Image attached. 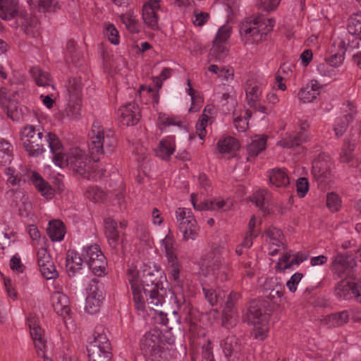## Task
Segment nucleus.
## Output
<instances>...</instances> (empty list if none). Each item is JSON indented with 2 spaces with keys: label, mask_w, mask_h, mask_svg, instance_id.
I'll return each instance as SVG.
<instances>
[{
  "label": "nucleus",
  "mask_w": 361,
  "mask_h": 361,
  "mask_svg": "<svg viewBox=\"0 0 361 361\" xmlns=\"http://www.w3.org/2000/svg\"><path fill=\"white\" fill-rule=\"evenodd\" d=\"M37 264L42 276L47 279H56L58 272L46 248H41L37 252Z\"/></svg>",
  "instance_id": "ddd939ff"
},
{
  "label": "nucleus",
  "mask_w": 361,
  "mask_h": 361,
  "mask_svg": "<svg viewBox=\"0 0 361 361\" xmlns=\"http://www.w3.org/2000/svg\"><path fill=\"white\" fill-rule=\"evenodd\" d=\"M90 142L88 144L90 158L94 162L106 152H111L116 147V139L114 133L109 131L105 133L98 123H94L92 128Z\"/></svg>",
  "instance_id": "423d86ee"
},
{
  "label": "nucleus",
  "mask_w": 361,
  "mask_h": 361,
  "mask_svg": "<svg viewBox=\"0 0 361 361\" xmlns=\"http://www.w3.org/2000/svg\"><path fill=\"white\" fill-rule=\"evenodd\" d=\"M208 70L219 78L223 84L230 82L233 80L234 70L230 66L212 64L208 67Z\"/></svg>",
  "instance_id": "c756f323"
},
{
  "label": "nucleus",
  "mask_w": 361,
  "mask_h": 361,
  "mask_svg": "<svg viewBox=\"0 0 361 361\" xmlns=\"http://www.w3.org/2000/svg\"><path fill=\"white\" fill-rule=\"evenodd\" d=\"M250 312L258 319L257 322H255V337L258 340L264 341L267 337L269 331L267 317L266 315L262 314L261 311L256 310L254 306L250 307Z\"/></svg>",
  "instance_id": "dca6fc26"
},
{
  "label": "nucleus",
  "mask_w": 361,
  "mask_h": 361,
  "mask_svg": "<svg viewBox=\"0 0 361 361\" xmlns=\"http://www.w3.org/2000/svg\"><path fill=\"white\" fill-rule=\"evenodd\" d=\"M0 104L8 118L13 121L19 119L20 113L17 102L8 97L7 89L5 87H0Z\"/></svg>",
  "instance_id": "aec40b11"
},
{
  "label": "nucleus",
  "mask_w": 361,
  "mask_h": 361,
  "mask_svg": "<svg viewBox=\"0 0 361 361\" xmlns=\"http://www.w3.org/2000/svg\"><path fill=\"white\" fill-rule=\"evenodd\" d=\"M161 244L164 247L165 256L167 260L166 270L171 278L177 284H179L181 264L177 255V244L170 231L161 240Z\"/></svg>",
  "instance_id": "6e6552de"
},
{
  "label": "nucleus",
  "mask_w": 361,
  "mask_h": 361,
  "mask_svg": "<svg viewBox=\"0 0 361 361\" xmlns=\"http://www.w3.org/2000/svg\"><path fill=\"white\" fill-rule=\"evenodd\" d=\"M275 24L273 18L264 16H252L245 18L240 25L241 40L246 45L258 44L265 39Z\"/></svg>",
  "instance_id": "20e7f679"
},
{
  "label": "nucleus",
  "mask_w": 361,
  "mask_h": 361,
  "mask_svg": "<svg viewBox=\"0 0 361 361\" xmlns=\"http://www.w3.org/2000/svg\"><path fill=\"white\" fill-rule=\"evenodd\" d=\"M262 84L253 80L249 79L245 85L246 100L250 107H257V102L260 100L262 93Z\"/></svg>",
  "instance_id": "6ab92c4d"
},
{
  "label": "nucleus",
  "mask_w": 361,
  "mask_h": 361,
  "mask_svg": "<svg viewBox=\"0 0 361 361\" xmlns=\"http://www.w3.org/2000/svg\"><path fill=\"white\" fill-rule=\"evenodd\" d=\"M267 136L255 135L252 137L251 142L247 146L250 157H256L265 149L267 145Z\"/></svg>",
  "instance_id": "473e14b6"
},
{
  "label": "nucleus",
  "mask_w": 361,
  "mask_h": 361,
  "mask_svg": "<svg viewBox=\"0 0 361 361\" xmlns=\"http://www.w3.org/2000/svg\"><path fill=\"white\" fill-rule=\"evenodd\" d=\"M66 87L69 94L70 100H73L75 102H77L80 99L82 88L81 79L78 78L69 79Z\"/></svg>",
  "instance_id": "ea45409f"
},
{
  "label": "nucleus",
  "mask_w": 361,
  "mask_h": 361,
  "mask_svg": "<svg viewBox=\"0 0 361 361\" xmlns=\"http://www.w3.org/2000/svg\"><path fill=\"white\" fill-rule=\"evenodd\" d=\"M320 92V85L317 80H311L301 87L298 99L304 103L313 102Z\"/></svg>",
  "instance_id": "393cba45"
},
{
  "label": "nucleus",
  "mask_w": 361,
  "mask_h": 361,
  "mask_svg": "<svg viewBox=\"0 0 361 361\" xmlns=\"http://www.w3.org/2000/svg\"><path fill=\"white\" fill-rule=\"evenodd\" d=\"M106 267L107 262L104 255H100L99 259L92 260V262L88 264L89 269L97 276H102L105 274Z\"/></svg>",
  "instance_id": "37998d69"
},
{
  "label": "nucleus",
  "mask_w": 361,
  "mask_h": 361,
  "mask_svg": "<svg viewBox=\"0 0 361 361\" xmlns=\"http://www.w3.org/2000/svg\"><path fill=\"white\" fill-rule=\"evenodd\" d=\"M284 288L280 284H276L271 289H266L264 295L271 301L280 299L283 295Z\"/></svg>",
  "instance_id": "69168bd1"
},
{
  "label": "nucleus",
  "mask_w": 361,
  "mask_h": 361,
  "mask_svg": "<svg viewBox=\"0 0 361 361\" xmlns=\"http://www.w3.org/2000/svg\"><path fill=\"white\" fill-rule=\"evenodd\" d=\"M161 272L155 267L144 264L142 269L137 271L135 269H128V279L130 283L135 282L137 286L142 288L145 296L149 295L150 301L148 302V308L155 310L163 303V295L166 290L161 281Z\"/></svg>",
  "instance_id": "f257e3e1"
},
{
  "label": "nucleus",
  "mask_w": 361,
  "mask_h": 361,
  "mask_svg": "<svg viewBox=\"0 0 361 361\" xmlns=\"http://www.w3.org/2000/svg\"><path fill=\"white\" fill-rule=\"evenodd\" d=\"M317 71L322 76L328 78L335 77L338 73V70L334 69V68L325 60L317 64Z\"/></svg>",
  "instance_id": "603ef678"
},
{
  "label": "nucleus",
  "mask_w": 361,
  "mask_h": 361,
  "mask_svg": "<svg viewBox=\"0 0 361 361\" xmlns=\"http://www.w3.org/2000/svg\"><path fill=\"white\" fill-rule=\"evenodd\" d=\"M174 145L171 141L163 140L159 144L157 155L162 159L168 160L174 152Z\"/></svg>",
  "instance_id": "a18cd8bd"
},
{
  "label": "nucleus",
  "mask_w": 361,
  "mask_h": 361,
  "mask_svg": "<svg viewBox=\"0 0 361 361\" xmlns=\"http://www.w3.org/2000/svg\"><path fill=\"white\" fill-rule=\"evenodd\" d=\"M229 207L228 202L223 200L204 201V210H227Z\"/></svg>",
  "instance_id": "13d9d810"
},
{
  "label": "nucleus",
  "mask_w": 361,
  "mask_h": 361,
  "mask_svg": "<svg viewBox=\"0 0 361 361\" xmlns=\"http://www.w3.org/2000/svg\"><path fill=\"white\" fill-rule=\"evenodd\" d=\"M355 143L345 141L340 153V161L343 163H349L353 159Z\"/></svg>",
  "instance_id": "3c124183"
},
{
  "label": "nucleus",
  "mask_w": 361,
  "mask_h": 361,
  "mask_svg": "<svg viewBox=\"0 0 361 361\" xmlns=\"http://www.w3.org/2000/svg\"><path fill=\"white\" fill-rule=\"evenodd\" d=\"M30 73L38 86L50 87L53 90L54 85L52 80L48 72L44 71L39 67H32L30 69Z\"/></svg>",
  "instance_id": "c9c22d12"
},
{
  "label": "nucleus",
  "mask_w": 361,
  "mask_h": 361,
  "mask_svg": "<svg viewBox=\"0 0 361 361\" xmlns=\"http://www.w3.org/2000/svg\"><path fill=\"white\" fill-rule=\"evenodd\" d=\"M104 298L87 296L86 299L85 311L90 314H94L99 312Z\"/></svg>",
  "instance_id": "864d4df0"
},
{
  "label": "nucleus",
  "mask_w": 361,
  "mask_h": 361,
  "mask_svg": "<svg viewBox=\"0 0 361 361\" xmlns=\"http://www.w3.org/2000/svg\"><path fill=\"white\" fill-rule=\"evenodd\" d=\"M30 181L42 196L47 200L53 198L55 194V190L37 172H32Z\"/></svg>",
  "instance_id": "5701e85b"
},
{
  "label": "nucleus",
  "mask_w": 361,
  "mask_h": 361,
  "mask_svg": "<svg viewBox=\"0 0 361 361\" xmlns=\"http://www.w3.org/2000/svg\"><path fill=\"white\" fill-rule=\"evenodd\" d=\"M217 115V110L213 104H207L204 106V135L207 133L206 127L212 125Z\"/></svg>",
  "instance_id": "bf43d9fd"
},
{
  "label": "nucleus",
  "mask_w": 361,
  "mask_h": 361,
  "mask_svg": "<svg viewBox=\"0 0 361 361\" xmlns=\"http://www.w3.org/2000/svg\"><path fill=\"white\" fill-rule=\"evenodd\" d=\"M201 317L202 314L197 310L192 309L190 311L189 316L186 319L189 320L190 323V331L192 334H199V331H201Z\"/></svg>",
  "instance_id": "49530a36"
},
{
  "label": "nucleus",
  "mask_w": 361,
  "mask_h": 361,
  "mask_svg": "<svg viewBox=\"0 0 361 361\" xmlns=\"http://www.w3.org/2000/svg\"><path fill=\"white\" fill-rule=\"evenodd\" d=\"M140 350L144 356L152 361H164L166 359L164 343L161 331L151 329L140 340Z\"/></svg>",
  "instance_id": "0eeeda50"
},
{
  "label": "nucleus",
  "mask_w": 361,
  "mask_h": 361,
  "mask_svg": "<svg viewBox=\"0 0 361 361\" xmlns=\"http://www.w3.org/2000/svg\"><path fill=\"white\" fill-rule=\"evenodd\" d=\"M334 295L340 300H349L354 298L361 302V282L343 279L334 288Z\"/></svg>",
  "instance_id": "9d476101"
},
{
  "label": "nucleus",
  "mask_w": 361,
  "mask_h": 361,
  "mask_svg": "<svg viewBox=\"0 0 361 361\" xmlns=\"http://www.w3.org/2000/svg\"><path fill=\"white\" fill-rule=\"evenodd\" d=\"M269 183L276 188H286L290 183L288 171L285 168H274L269 172Z\"/></svg>",
  "instance_id": "b1692460"
},
{
  "label": "nucleus",
  "mask_w": 361,
  "mask_h": 361,
  "mask_svg": "<svg viewBox=\"0 0 361 361\" xmlns=\"http://www.w3.org/2000/svg\"><path fill=\"white\" fill-rule=\"evenodd\" d=\"M223 297H224V295H223L220 292L217 293L216 290H204V298L207 300L209 305L212 307L216 305L219 301L222 300Z\"/></svg>",
  "instance_id": "680f3d73"
},
{
  "label": "nucleus",
  "mask_w": 361,
  "mask_h": 361,
  "mask_svg": "<svg viewBox=\"0 0 361 361\" xmlns=\"http://www.w3.org/2000/svg\"><path fill=\"white\" fill-rule=\"evenodd\" d=\"M355 266L356 262L353 257L338 254L332 257L330 269L334 274L341 278L350 276Z\"/></svg>",
  "instance_id": "9b49d317"
},
{
  "label": "nucleus",
  "mask_w": 361,
  "mask_h": 361,
  "mask_svg": "<svg viewBox=\"0 0 361 361\" xmlns=\"http://www.w3.org/2000/svg\"><path fill=\"white\" fill-rule=\"evenodd\" d=\"M47 233L52 241L62 240L66 233L64 224L61 220L51 221L47 228Z\"/></svg>",
  "instance_id": "72a5a7b5"
},
{
  "label": "nucleus",
  "mask_w": 361,
  "mask_h": 361,
  "mask_svg": "<svg viewBox=\"0 0 361 361\" xmlns=\"http://www.w3.org/2000/svg\"><path fill=\"white\" fill-rule=\"evenodd\" d=\"M100 255H104L98 245H92L84 247L82 257L87 264H90L92 260L99 259Z\"/></svg>",
  "instance_id": "c03bdc74"
},
{
  "label": "nucleus",
  "mask_w": 361,
  "mask_h": 361,
  "mask_svg": "<svg viewBox=\"0 0 361 361\" xmlns=\"http://www.w3.org/2000/svg\"><path fill=\"white\" fill-rule=\"evenodd\" d=\"M231 27L224 25L221 26L217 32L215 39L213 42L226 43L228 39L230 37L231 34Z\"/></svg>",
  "instance_id": "338daca9"
},
{
  "label": "nucleus",
  "mask_w": 361,
  "mask_h": 361,
  "mask_svg": "<svg viewBox=\"0 0 361 361\" xmlns=\"http://www.w3.org/2000/svg\"><path fill=\"white\" fill-rule=\"evenodd\" d=\"M122 22L126 25L127 29L132 33H137L140 31L137 21L133 15H123L121 16Z\"/></svg>",
  "instance_id": "0e129e2a"
},
{
  "label": "nucleus",
  "mask_w": 361,
  "mask_h": 361,
  "mask_svg": "<svg viewBox=\"0 0 361 361\" xmlns=\"http://www.w3.org/2000/svg\"><path fill=\"white\" fill-rule=\"evenodd\" d=\"M228 49L226 43L213 42L212 48L210 50V55L218 61H223L227 56Z\"/></svg>",
  "instance_id": "09e8293b"
},
{
  "label": "nucleus",
  "mask_w": 361,
  "mask_h": 361,
  "mask_svg": "<svg viewBox=\"0 0 361 361\" xmlns=\"http://www.w3.org/2000/svg\"><path fill=\"white\" fill-rule=\"evenodd\" d=\"M27 325L30 330V336L34 341L37 355L45 357V348L47 341L44 337V330L38 324L37 319L34 316L27 318Z\"/></svg>",
  "instance_id": "f8f14e48"
},
{
  "label": "nucleus",
  "mask_w": 361,
  "mask_h": 361,
  "mask_svg": "<svg viewBox=\"0 0 361 361\" xmlns=\"http://www.w3.org/2000/svg\"><path fill=\"white\" fill-rule=\"evenodd\" d=\"M54 164L60 167L70 166L81 176L90 179L92 178V166L85 152L79 147H72L68 154L63 152L61 144V149L53 156Z\"/></svg>",
  "instance_id": "39448f33"
},
{
  "label": "nucleus",
  "mask_w": 361,
  "mask_h": 361,
  "mask_svg": "<svg viewBox=\"0 0 361 361\" xmlns=\"http://www.w3.org/2000/svg\"><path fill=\"white\" fill-rule=\"evenodd\" d=\"M326 207L332 212L339 210L341 207V200L335 192L328 193L326 195Z\"/></svg>",
  "instance_id": "6e6d98bb"
},
{
  "label": "nucleus",
  "mask_w": 361,
  "mask_h": 361,
  "mask_svg": "<svg viewBox=\"0 0 361 361\" xmlns=\"http://www.w3.org/2000/svg\"><path fill=\"white\" fill-rule=\"evenodd\" d=\"M348 32L355 39L361 40V12L351 16L348 25Z\"/></svg>",
  "instance_id": "a19ab883"
},
{
  "label": "nucleus",
  "mask_w": 361,
  "mask_h": 361,
  "mask_svg": "<svg viewBox=\"0 0 361 361\" xmlns=\"http://www.w3.org/2000/svg\"><path fill=\"white\" fill-rule=\"evenodd\" d=\"M89 361H110V350H103L99 345H89L87 348Z\"/></svg>",
  "instance_id": "4c0bfd02"
},
{
  "label": "nucleus",
  "mask_w": 361,
  "mask_h": 361,
  "mask_svg": "<svg viewBox=\"0 0 361 361\" xmlns=\"http://www.w3.org/2000/svg\"><path fill=\"white\" fill-rule=\"evenodd\" d=\"M54 310L61 316L68 315L71 312L68 298L63 293L56 292L51 296Z\"/></svg>",
  "instance_id": "a878e982"
},
{
  "label": "nucleus",
  "mask_w": 361,
  "mask_h": 361,
  "mask_svg": "<svg viewBox=\"0 0 361 361\" xmlns=\"http://www.w3.org/2000/svg\"><path fill=\"white\" fill-rule=\"evenodd\" d=\"M0 17L7 20L14 19L16 27L28 37H36L39 35L37 18L21 9L15 0H0Z\"/></svg>",
  "instance_id": "7ed1b4c3"
},
{
  "label": "nucleus",
  "mask_w": 361,
  "mask_h": 361,
  "mask_svg": "<svg viewBox=\"0 0 361 361\" xmlns=\"http://www.w3.org/2000/svg\"><path fill=\"white\" fill-rule=\"evenodd\" d=\"M352 313L351 310L333 313L326 316L325 321L330 327L341 326L348 322Z\"/></svg>",
  "instance_id": "2f4dec72"
},
{
  "label": "nucleus",
  "mask_w": 361,
  "mask_h": 361,
  "mask_svg": "<svg viewBox=\"0 0 361 361\" xmlns=\"http://www.w3.org/2000/svg\"><path fill=\"white\" fill-rule=\"evenodd\" d=\"M176 219L178 224V229L185 240H195L200 231L195 219L190 209L179 207L176 210Z\"/></svg>",
  "instance_id": "1a4fd4ad"
},
{
  "label": "nucleus",
  "mask_w": 361,
  "mask_h": 361,
  "mask_svg": "<svg viewBox=\"0 0 361 361\" xmlns=\"http://www.w3.org/2000/svg\"><path fill=\"white\" fill-rule=\"evenodd\" d=\"M218 147L221 153L232 152L239 149L238 140L233 137H226L219 140Z\"/></svg>",
  "instance_id": "79ce46f5"
},
{
  "label": "nucleus",
  "mask_w": 361,
  "mask_h": 361,
  "mask_svg": "<svg viewBox=\"0 0 361 361\" xmlns=\"http://www.w3.org/2000/svg\"><path fill=\"white\" fill-rule=\"evenodd\" d=\"M266 234L269 238V255L275 256L284 248L283 235L280 229L275 227L269 228Z\"/></svg>",
  "instance_id": "a211bd4d"
},
{
  "label": "nucleus",
  "mask_w": 361,
  "mask_h": 361,
  "mask_svg": "<svg viewBox=\"0 0 361 361\" xmlns=\"http://www.w3.org/2000/svg\"><path fill=\"white\" fill-rule=\"evenodd\" d=\"M223 352L226 357L235 356L238 357V355L241 351V345L238 342V338L234 336H227L224 339L221 343Z\"/></svg>",
  "instance_id": "7c9ffc66"
},
{
  "label": "nucleus",
  "mask_w": 361,
  "mask_h": 361,
  "mask_svg": "<svg viewBox=\"0 0 361 361\" xmlns=\"http://www.w3.org/2000/svg\"><path fill=\"white\" fill-rule=\"evenodd\" d=\"M15 197L20 199V202L16 203L19 214L23 216H27L32 209V204L29 201L28 197L22 192H16Z\"/></svg>",
  "instance_id": "de8ad7c7"
},
{
  "label": "nucleus",
  "mask_w": 361,
  "mask_h": 361,
  "mask_svg": "<svg viewBox=\"0 0 361 361\" xmlns=\"http://www.w3.org/2000/svg\"><path fill=\"white\" fill-rule=\"evenodd\" d=\"M309 135L305 132L298 131L292 134L286 135L282 138L278 145L284 148H293L300 146L302 143L308 140Z\"/></svg>",
  "instance_id": "bb28decb"
},
{
  "label": "nucleus",
  "mask_w": 361,
  "mask_h": 361,
  "mask_svg": "<svg viewBox=\"0 0 361 361\" xmlns=\"http://www.w3.org/2000/svg\"><path fill=\"white\" fill-rule=\"evenodd\" d=\"M83 258L74 250H69L66 254V271L69 276H74L82 269Z\"/></svg>",
  "instance_id": "cd10ccee"
},
{
  "label": "nucleus",
  "mask_w": 361,
  "mask_h": 361,
  "mask_svg": "<svg viewBox=\"0 0 361 361\" xmlns=\"http://www.w3.org/2000/svg\"><path fill=\"white\" fill-rule=\"evenodd\" d=\"M331 159L328 154H319L312 161V174L322 181L327 178L330 173Z\"/></svg>",
  "instance_id": "f3484780"
},
{
  "label": "nucleus",
  "mask_w": 361,
  "mask_h": 361,
  "mask_svg": "<svg viewBox=\"0 0 361 361\" xmlns=\"http://www.w3.org/2000/svg\"><path fill=\"white\" fill-rule=\"evenodd\" d=\"M88 290V296H92L93 298H104L103 286L102 283H99L98 279H92L91 280Z\"/></svg>",
  "instance_id": "4d7b16f0"
},
{
  "label": "nucleus",
  "mask_w": 361,
  "mask_h": 361,
  "mask_svg": "<svg viewBox=\"0 0 361 361\" xmlns=\"http://www.w3.org/2000/svg\"><path fill=\"white\" fill-rule=\"evenodd\" d=\"M159 9V0H150L142 8V18L148 27L159 29L157 11Z\"/></svg>",
  "instance_id": "2eb2a0df"
},
{
  "label": "nucleus",
  "mask_w": 361,
  "mask_h": 361,
  "mask_svg": "<svg viewBox=\"0 0 361 361\" xmlns=\"http://www.w3.org/2000/svg\"><path fill=\"white\" fill-rule=\"evenodd\" d=\"M13 147L5 139H0V164L5 166L10 164L13 159Z\"/></svg>",
  "instance_id": "58836bf2"
},
{
  "label": "nucleus",
  "mask_w": 361,
  "mask_h": 361,
  "mask_svg": "<svg viewBox=\"0 0 361 361\" xmlns=\"http://www.w3.org/2000/svg\"><path fill=\"white\" fill-rule=\"evenodd\" d=\"M105 235L108 240L109 244L114 252L117 253L118 246L122 240H121L118 231L117 230V223L113 219L108 217L104 219Z\"/></svg>",
  "instance_id": "412c9836"
},
{
  "label": "nucleus",
  "mask_w": 361,
  "mask_h": 361,
  "mask_svg": "<svg viewBox=\"0 0 361 361\" xmlns=\"http://www.w3.org/2000/svg\"><path fill=\"white\" fill-rule=\"evenodd\" d=\"M341 112V116L351 123L357 115V106L353 102L346 101L343 103Z\"/></svg>",
  "instance_id": "8fccbe9b"
},
{
  "label": "nucleus",
  "mask_w": 361,
  "mask_h": 361,
  "mask_svg": "<svg viewBox=\"0 0 361 361\" xmlns=\"http://www.w3.org/2000/svg\"><path fill=\"white\" fill-rule=\"evenodd\" d=\"M232 294L231 293L226 302L223 314V325L228 329L235 326L237 322V316L233 310V304L232 302Z\"/></svg>",
  "instance_id": "e433bc0d"
},
{
  "label": "nucleus",
  "mask_w": 361,
  "mask_h": 361,
  "mask_svg": "<svg viewBox=\"0 0 361 361\" xmlns=\"http://www.w3.org/2000/svg\"><path fill=\"white\" fill-rule=\"evenodd\" d=\"M104 33L112 44H118L119 43L118 31L113 24L106 25Z\"/></svg>",
  "instance_id": "774afa93"
},
{
  "label": "nucleus",
  "mask_w": 361,
  "mask_h": 361,
  "mask_svg": "<svg viewBox=\"0 0 361 361\" xmlns=\"http://www.w3.org/2000/svg\"><path fill=\"white\" fill-rule=\"evenodd\" d=\"M89 345H99V348L104 351L105 350H111L110 343L109 342L103 326L99 325L95 328L93 334V341L90 342Z\"/></svg>",
  "instance_id": "f704fd0d"
},
{
  "label": "nucleus",
  "mask_w": 361,
  "mask_h": 361,
  "mask_svg": "<svg viewBox=\"0 0 361 361\" xmlns=\"http://www.w3.org/2000/svg\"><path fill=\"white\" fill-rule=\"evenodd\" d=\"M350 123V122L345 119V118H343V116H341L338 117L335 121L334 126V130L336 135L338 137H341L346 131Z\"/></svg>",
  "instance_id": "e2e57ef3"
},
{
  "label": "nucleus",
  "mask_w": 361,
  "mask_h": 361,
  "mask_svg": "<svg viewBox=\"0 0 361 361\" xmlns=\"http://www.w3.org/2000/svg\"><path fill=\"white\" fill-rule=\"evenodd\" d=\"M130 284L133 300L134 302L135 307L137 311L144 312L146 307H148V302L150 301L149 296H145L142 288L137 286V283L133 282Z\"/></svg>",
  "instance_id": "c85d7f7f"
},
{
  "label": "nucleus",
  "mask_w": 361,
  "mask_h": 361,
  "mask_svg": "<svg viewBox=\"0 0 361 361\" xmlns=\"http://www.w3.org/2000/svg\"><path fill=\"white\" fill-rule=\"evenodd\" d=\"M28 4L32 8H38L39 11H46L54 6L56 0H27Z\"/></svg>",
  "instance_id": "052dcab7"
},
{
  "label": "nucleus",
  "mask_w": 361,
  "mask_h": 361,
  "mask_svg": "<svg viewBox=\"0 0 361 361\" xmlns=\"http://www.w3.org/2000/svg\"><path fill=\"white\" fill-rule=\"evenodd\" d=\"M157 309H155L154 316L156 322L165 326L169 331L173 329H180V316L176 311L167 314L162 311H158Z\"/></svg>",
  "instance_id": "4be33fe9"
},
{
  "label": "nucleus",
  "mask_w": 361,
  "mask_h": 361,
  "mask_svg": "<svg viewBox=\"0 0 361 361\" xmlns=\"http://www.w3.org/2000/svg\"><path fill=\"white\" fill-rule=\"evenodd\" d=\"M120 122L124 126L136 125L141 117L138 105L135 102H130L120 107Z\"/></svg>",
  "instance_id": "4468645a"
},
{
  "label": "nucleus",
  "mask_w": 361,
  "mask_h": 361,
  "mask_svg": "<svg viewBox=\"0 0 361 361\" xmlns=\"http://www.w3.org/2000/svg\"><path fill=\"white\" fill-rule=\"evenodd\" d=\"M20 140L23 147L30 157L42 154L47 146L54 156L61 147V142L56 134L47 132L40 126L32 125H27L23 128Z\"/></svg>",
  "instance_id": "f03ea898"
},
{
  "label": "nucleus",
  "mask_w": 361,
  "mask_h": 361,
  "mask_svg": "<svg viewBox=\"0 0 361 361\" xmlns=\"http://www.w3.org/2000/svg\"><path fill=\"white\" fill-rule=\"evenodd\" d=\"M85 196L94 202H100L105 200V192L97 187L90 188L85 192Z\"/></svg>",
  "instance_id": "5fc2aeb1"
}]
</instances>
